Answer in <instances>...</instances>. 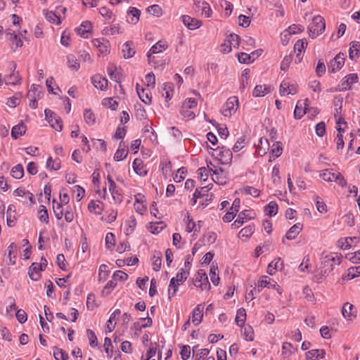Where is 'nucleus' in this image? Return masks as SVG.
<instances>
[{"label":"nucleus","mask_w":360,"mask_h":360,"mask_svg":"<svg viewBox=\"0 0 360 360\" xmlns=\"http://www.w3.org/2000/svg\"><path fill=\"white\" fill-rule=\"evenodd\" d=\"M188 276V272L184 269H181L177 273L176 276L171 279L168 289L169 298H171V295H175L178 290V287L186 281Z\"/></svg>","instance_id":"1"},{"label":"nucleus","mask_w":360,"mask_h":360,"mask_svg":"<svg viewBox=\"0 0 360 360\" xmlns=\"http://www.w3.org/2000/svg\"><path fill=\"white\" fill-rule=\"evenodd\" d=\"M342 257L335 254H330L324 257L323 262V267L321 269L322 276L328 275L331 271H333L335 265H339L341 263Z\"/></svg>","instance_id":"2"},{"label":"nucleus","mask_w":360,"mask_h":360,"mask_svg":"<svg viewBox=\"0 0 360 360\" xmlns=\"http://www.w3.org/2000/svg\"><path fill=\"white\" fill-rule=\"evenodd\" d=\"M325 20L323 17L316 15L313 18L312 22L309 25V34L311 38L319 36L325 30Z\"/></svg>","instance_id":"3"},{"label":"nucleus","mask_w":360,"mask_h":360,"mask_svg":"<svg viewBox=\"0 0 360 360\" xmlns=\"http://www.w3.org/2000/svg\"><path fill=\"white\" fill-rule=\"evenodd\" d=\"M193 284L195 287L200 288L202 290H209L210 289L208 277L206 272L202 269L198 271L193 278Z\"/></svg>","instance_id":"4"},{"label":"nucleus","mask_w":360,"mask_h":360,"mask_svg":"<svg viewBox=\"0 0 360 360\" xmlns=\"http://www.w3.org/2000/svg\"><path fill=\"white\" fill-rule=\"evenodd\" d=\"M238 107V100L236 96L230 97L223 105L221 112L225 117H231L234 114Z\"/></svg>","instance_id":"5"},{"label":"nucleus","mask_w":360,"mask_h":360,"mask_svg":"<svg viewBox=\"0 0 360 360\" xmlns=\"http://www.w3.org/2000/svg\"><path fill=\"white\" fill-rule=\"evenodd\" d=\"M197 102L195 98H190L185 101L181 106V114L187 118H194L195 113L193 111V108H196Z\"/></svg>","instance_id":"6"},{"label":"nucleus","mask_w":360,"mask_h":360,"mask_svg":"<svg viewBox=\"0 0 360 360\" xmlns=\"http://www.w3.org/2000/svg\"><path fill=\"white\" fill-rule=\"evenodd\" d=\"M168 47L167 42L165 40H160L155 44H154L147 53L148 58V63L151 64L153 63L154 57H152V54L159 53L166 50Z\"/></svg>","instance_id":"7"},{"label":"nucleus","mask_w":360,"mask_h":360,"mask_svg":"<svg viewBox=\"0 0 360 360\" xmlns=\"http://www.w3.org/2000/svg\"><path fill=\"white\" fill-rule=\"evenodd\" d=\"M264 288H273L276 290L280 294L281 292L279 290V285L277 283L269 278L267 276H262L258 281L257 288L260 291Z\"/></svg>","instance_id":"8"},{"label":"nucleus","mask_w":360,"mask_h":360,"mask_svg":"<svg viewBox=\"0 0 360 360\" xmlns=\"http://www.w3.org/2000/svg\"><path fill=\"white\" fill-rule=\"evenodd\" d=\"M214 150L216 151V155L221 164L226 165L231 162L233 155L230 149L222 147L220 149L217 148Z\"/></svg>","instance_id":"9"},{"label":"nucleus","mask_w":360,"mask_h":360,"mask_svg":"<svg viewBox=\"0 0 360 360\" xmlns=\"http://www.w3.org/2000/svg\"><path fill=\"white\" fill-rule=\"evenodd\" d=\"M309 101L308 98L304 101H299L295 106L294 110V117L297 120L301 119V117L307 112L308 105Z\"/></svg>","instance_id":"10"},{"label":"nucleus","mask_w":360,"mask_h":360,"mask_svg":"<svg viewBox=\"0 0 360 360\" xmlns=\"http://www.w3.org/2000/svg\"><path fill=\"white\" fill-rule=\"evenodd\" d=\"M358 75L354 73L347 75L341 82L340 91H347L349 89L353 84L358 82Z\"/></svg>","instance_id":"11"},{"label":"nucleus","mask_w":360,"mask_h":360,"mask_svg":"<svg viewBox=\"0 0 360 360\" xmlns=\"http://www.w3.org/2000/svg\"><path fill=\"white\" fill-rule=\"evenodd\" d=\"M345 56L344 53H339L336 56L332 59L330 62V67L333 72H335L340 70L345 64Z\"/></svg>","instance_id":"12"},{"label":"nucleus","mask_w":360,"mask_h":360,"mask_svg":"<svg viewBox=\"0 0 360 360\" xmlns=\"http://www.w3.org/2000/svg\"><path fill=\"white\" fill-rule=\"evenodd\" d=\"M297 86L295 84H290L288 82L283 81L280 85V94L281 96L295 94L297 92Z\"/></svg>","instance_id":"13"},{"label":"nucleus","mask_w":360,"mask_h":360,"mask_svg":"<svg viewBox=\"0 0 360 360\" xmlns=\"http://www.w3.org/2000/svg\"><path fill=\"white\" fill-rule=\"evenodd\" d=\"M182 21L185 26H186L190 30H195L199 28L202 25V22L200 20H198L195 18H193L189 15H183Z\"/></svg>","instance_id":"14"},{"label":"nucleus","mask_w":360,"mask_h":360,"mask_svg":"<svg viewBox=\"0 0 360 360\" xmlns=\"http://www.w3.org/2000/svg\"><path fill=\"white\" fill-rule=\"evenodd\" d=\"M136 91L140 99L146 104H150L152 100V95L149 89L140 88L139 84H136Z\"/></svg>","instance_id":"15"},{"label":"nucleus","mask_w":360,"mask_h":360,"mask_svg":"<svg viewBox=\"0 0 360 360\" xmlns=\"http://www.w3.org/2000/svg\"><path fill=\"white\" fill-rule=\"evenodd\" d=\"M4 80V83L7 85H17L21 84L22 78L18 72L13 70L11 74L6 75Z\"/></svg>","instance_id":"16"},{"label":"nucleus","mask_w":360,"mask_h":360,"mask_svg":"<svg viewBox=\"0 0 360 360\" xmlns=\"http://www.w3.org/2000/svg\"><path fill=\"white\" fill-rule=\"evenodd\" d=\"M305 44L307 43L303 40H298L294 46V51L296 53V58L295 62L299 63L301 62L302 57V53L305 49Z\"/></svg>","instance_id":"17"},{"label":"nucleus","mask_w":360,"mask_h":360,"mask_svg":"<svg viewBox=\"0 0 360 360\" xmlns=\"http://www.w3.org/2000/svg\"><path fill=\"white\" fill-rule=\"evenodd\" d=\"M94 86L101 90H104L108 86V80L100 75H96L91 77Z\"/></svg>","instance_id":"18"},{"label":"nucleus","mask_w":360,"mask_h":360,"mask_svg":"<svg viewBox=\"0 0 360 360\" xmlns=\"http://www.w3.org/2000/svg\"><path fill=\"white\" fill-rule=\"evenodd\" d=\"M94 46L97 47L99 51L105 54L108 52L109 41L104 38L95 39L92 41Z\"/></svg>","instance_id":"19"},{"label":"nucleus","mask_w":360,"mask_h":360,"mask_svg":"<svg viewBox=\"0 0 360 360\" xmlns=\"http://www.w3.org/2000/svg\"><path fill=\"white\" fill-rule=\"evenodd\" d=\"M353 308V305L349 302L344 304L342 309V314L347 320H352L356 317V314Z\"/></svg>","instance_id":"20"},{"label":"nucleus","mask_w":360,"mask_h":360,"mask_svg":"<svg viewBox=\"0 0 360 360\" xmlns=\"http://www.w3.org/2000/svg\"><path fill=\"white\" fill-rule=\"evenodd\" d=\"M203 307L202 304H198L193 311L192 322L195 326L199 325L203 316L202 314Z\"/></svg>","instance_id":"21"},{"label":"nucleus","mask_w":360,"mask_h":360,"mask_svg":"<svg viewBox=\"0 0 360 360\" xmlns=\"http://www.w3.org/2000/svg\"><path fill=\"white\" fill-rule=\"evenodd\" d=\"M283 268V262L281 258L272 261L267 267V273L274 275L277 270H282Z\"/></svg>","instance_id":"22"},{"label":"nucleus","mask_w":360,"mask_h":360,"mask_svg":"<svg viewBox=\"0 0 360 360\" xmlns=\"http://www.w3.org/2000/svg\"><path fill=\"white\" fill-rule=\"evenodd\" d=\"M41 271V265L38 263H32L29 269V276L33 281H38L40 278V271Z\"/></svg>","instance_id":"23"},{"label":"nucleus","mask_w":360,"mask_h":360,"mask_svg":"<svg viewBox=\"0 0 360 360\" xmlns=\"http://www.w3.org/2000/svg\"><path fill=\"white\" fill-rule=\"evenodd\" d=\"M326 352L323 349H312L306 353V360H318L324 358Z\"/></svg>","instance_id":"24"},{"label":"nucleus","mask_w":360,"mask_h":360,"mask_svg":"<svg viewBox=\"0 0 360 360\" xmlns=\"http://www.w3.org/2000/svg\"><path fill=\"white\" fill-rule=\"evenodd\" d=\"M349 50V57L351 60H354L360 56V42L352 41Z\"/></svg>","instance_id":"25"},{"label":"nucleus","mask_w":360,"mask_h":360,"mask_svg":"<svg viewBox=\"0 0 360 360\" xmlns=\"http://www.w3.org/2000/svg\"><path fill=\"white\" fill-rule=\"evenodd\" d=\"M302 229V225L300 223L294 224L287 232L285 238L288 240L295 239Z\"/></svg>","instance_id":"26"},{"label":"nucleus","mask_w":360,"mask_h":360,"mask_svg":"<svg viewBox=\"0 0 360 360\" xmlns=\"http://www.w3.org/2000/svg\"><path fill=\"white\" fill-rule=\"evenodd\" d=\"M271 91V86L266 85H257L252 92L255 97L264 96Z\"/></svg>","instance_id":"27"},{"label":"nucleus","mask_w":360,"mask_h":360,"mask_svg":"<svg viewBox=\"0 0 360 360\" xmlns=\"http://www.w3.org/2000/svg\"><path fill=\"white\" fill-rule=\"evenodd\" d=\"M103 203L100 201L91 200L88 205V210L90 212L94 213L95 214H101L103 208L102 207Z\"/></svg>","instance_id":"28"},{"label":"nucleus","mask_w":360,"mask_h":360,"mask_svg":"<svg viewBox=\"0 0 360 360\" xmlns=\"http://www.w3.org/2000/svg\"><path fill=\"white\" fill-rule=\"evenodd\" d=\"M26 131V127L25 125L21 122L18 124L14 126L11 129V136L14 139H17L19 136H21L22 135L25 134Z\"/></svg>","instance_id":"29"},{"label":"nucleus","mask_w":360,"mask_h":360,"mask_svg":"<svg viewBox=\"0 0 360 360\" xmlns=\"http://www.w3.org/2000/svg\"><path fill=\"white\" fill-rule=\"evenodd\" d=\"M249 211L244 210L239 213L238 219L232 224V226L235 229L240 227L243 223L245 219H250L251 216L249 215Z\"/></svg>","instance_id":"30"},{"label":"nucleus","mask_w":360,"mask_h":360,"mask_svg":"<svg viewBox=\"0 0 360 360\" xmlns=\"http://www.w3.org/2000/svg\"><path fill=\"white\" fill-rule=\"evenodd\" d=\"M43 13L45 15L46 19L50 22H56L57 25L60 23V15H58L56 12L44 10Z\"/></svg>","instance_id":"31"},{"label":"nucleus","mask_w":360,"mask_h":360,"mask_svg":"<svg viewBox=\"0 0 360 360\" xmlns=\"http://www.w3.org/2000/svg\"><path fill=\"white\" fill-rule=\"evenodd\" d=\"M123 56L125 58H129L134 56L135 54V51L132 47V42L127 41L122 46Z\"/></svg>","instance_id":"32"},{"label":"nucleus","mask_w":360,"mask_h":360,"mask_svg":"<svg viewBox=\"0 0 360 360\" xmlns=\"http://www.w3.org/2000/svg\"><path fill=\"white\" fill-rule=\"evenodd\" d=\"M14 195L19 197H27L31 204H34L35 202L33 194L24 188H18L15 189L14 191Z\"/></svg>","instance_id":"33"},{"label":"nucleus","mask_w":360,"mask_h":360,"mask_svg":"<svg viewBox=\"0 0 360 360\" xmlns=\"http://www.w3.org/2000/svg\"><path fill=\"white\" fill-rule=\"evenodd\" d=\"M91 29V23L89 21L83 22L81 27L77 30L78 34L84 38H87V34L90 32Z\"/></svg>","instance_id":"34"},{"label":"nucleus","mask_w":360,"mask_h":360,"mask_svg":"<svg viewBox=\"0 0 360 360\" xmlns=\"http://www.w3.org/2000/svg\"><path fill=\"white\" fill-rule=\"evenodd\" d=\"M16 250H17V246H16V245L14 243H11L8 245V247L7 248L8 257V259H9L8 264H15V260L13 259V257L14 259L16 258Z\"/></svg>","instance_id":"35"},{"label":"nucleus","mask_w":360,"mask_h":360,"mask_svg":"<svg viewBox=\"0 0 360 360\" xmlns=\"http://www.w3.org/2000/svg\"><path fill=\"white\" fill-rule=\"evenodd\" d=\"M152 259L153 269L155 271H158L161 268L162 253L160 252H155Z\"/></svg>","instance_id":"36"},{"label":"nucleus","mask_w":360,"mask_h":360,"mask_svg":"<svg viewBox=\"0 0 360 360\" xmlns=\"http://www.w3.org/2000/svg\"><path fill=\"white\" fill-rule=\"evenodd\" d=\"M296 349L293 347L291 343L284 342L282 346V355L284 358L289 357L295 352Z\"/></svg>","instance_id":"37"},{"label":"nucleus","mask_w":360,"mask_h":360,"mask_svg":"<svg viewBox=\"0 0 360 360\" xmlns=\"http://www.w3.org/2000/svg\"><path fill=\"white\" fill-rule=\"evenodd\" d=\"M212 184H209L206 186L201 187L200 188H196L194 193V197L195 198H200L205 195H208L209 191L212 188Z\"/></svg>","instance_id":"38"},{"label":"nucleus","mask_w":360,"mask_h":360,"mask_svg":"<svg viewBox=\"0 0 360 360\" xmlns=\"http://www.w3.org/2000/svg\"><path fill=\"white\" fill-rule=\"evenodd\" d=\"M217 265H214V264H212L210 270V276L211 281L214 285H217L219 283V275L217 274Z\"/></svg>","instance_id":"39"},{"label":"nucleus","mask_w":360,"mask_h":360,"mask_svg":"<svg viewBox=\"0 0 360 360\" xmlns=\"http://www.w3.org/2000/svg\"><path fill=\"white\" fill-rule=\"evenodd\" d=\"M53 356L56 360H68L69 357L68 353L57 347L53 348Z\"/></svg>","instance_id":"40"},{"label":"nucleus","mask_w":360,"mask_h":360,"mask_svg":"<svg viewBox=\"0 0 360 360\" xmlns=\"http://www.w3.org/2000/svg\"><path fill=\"white\" fill-rule=\"evenodd\" d=\"M196 6L198 8H200L201 11H202V15H204L205 17L206 18H208L210 16V14L212 13V10H211V8L210 6V5L205 2V1H203V2H198V4H196Z\"/></svg>","instance_id":"41"},{"label":"nucleus","mask_w":360,"mask_h":360,"mask_svg":"<svg viewBox=\"0 0 360 360\" xmlns=\"http://www.w3.org/2000/svg\"><path fill=\"white\" fill-rule=\"evenodd\" d=\"M68 59V65L69 68H70L73 71H77L79 68V63L77 62V58L73 55H68L67 56Z\"/></svg>","instance_id":"42"},{"label":"nucleus","mask_w":360,"mask_h":360,"mask_svg":"<svg viewBox=\"0 0 360 360\" xmlns=\"http://www.w3.org/2000/svg\"><path fill=\"white\" fill-rule=\"evenodd\" d=\"M42 94L43 93L38 90V87L36 85L33 84L31 86L30 90L28 91L27 96L30 100L31 98L39 99L41 97Z\"/></svg>","instance_id":"43"},{"label":"nucleus","mask_w":360,"mask_h":360,"mask_svg":"<svg viewBox=\"0 0 360 360\" xmlns=\"http://www.w3.org/2000/svg\"><path fill=\"white\" fill-rule=\"evenodd\" d=\"M335 174L337 172H333V169H326L323 171L320 176L324 181L332 182L335 180Z\"/></svg>","instance_id":"44"},{"label":"nucleus","mask_w":360,"mask_h":360,"mask_svg":"<svg viewBox=\"0 0 360 360\" xmlns=\"http://www.w3.org/2000/svg\"><path fill=\"white\" fill-rule=\"evenodd\" d=\"M107 179H108V189H109L110 192L111 193L113 199L118 202H121L122 198L118 196V198L117 199L115 195V191L116 189V184H115V181L112 180V177L110 175L108 176Z\"/></svg>","instance_id":"45"},{"label":"nucleus","mask_w":360,"mask_h":360,"mask_svg":"<svg viewBox=\"0 0 360 360\" xmlns=\"http://www.w3.org/2000/svg\"><path fill=\"white\" fill-rule=\"evenodd\" d=\"M246 319V311L244 309L241 308L237 311L236 316V322L238 326H242L245 321Z\"/></svg>","instance_id":"46"},{"label":"nucleus","mask_w":360,"mask_h":360,"mask_svg":"<svg viewBox=\"0 0 360 360\" xmlns=\"http://www.w3.org/2000/svg\"><path fill=\"white\" fill-rule=\"evenodd\" d=\"M128 14L132 15V18L129 22L132 24H136L139 20L141 14V11L134 7H130L128 11Z\"/></svg>","instance_id":"47"},{"label":"nucleus","mask_w":360,"mask_h":360,"mask_svg":"<svg viewBox=\"0 0 360 360\" xmlns=\"http://www.w3.org/2000/svg\"><path fill=\"white\" fill-rule=\"evenodd\" d=\"M11 175L15 179H21L24 175V169L21 165H17L11 169Z\"/></svg>","instance_id":"48"},{"label":"nucleus","mask_w":360,"mask_h":360,"mask_svg":"<svg viewBox=\"0 0 360 360\" xmlns=\"http://www.w3.org/2000/svg\"><path fill=\"white\" fill-rule=\"evenodd\" d=\"M243 335L248 341H252L254 340V331L250 326H245L243 329Z\"/></svg>","instance_id":"49"},{"label":"nucleus","mask_w":360,"mask_h":360,"mask_svg":"<svg viewBox=\"0 0 360 360\" xmlns=\"http://www.w3.org/2000/svg\"><path fill=\"white\" fill-rule=\"evenodd\" d=\"M39 219L41 221L49 223V214L46 207L40 205L38 211Z\"/></svg>","instance_id":"50"},{"label":"nucleus","mask_w":360,"mask_h":360,"mask_svg":"<svg viewBox=\"0 0 360 360\" xmlns=\"http://www.w3.org/2000/svg\"><path fill=\"white\" fill-rule=\"evenodd\" d=\"M283 152L282 143L281 142L276 141L273 143L271 148V154L275 158H278Z\"/></svg>","instance_id":"51"},{"label":"nucleus","mask_w":360,"mask_h":360,"mask_svg":"<svg viewBox=\"0 0 360 360\" xmlns=\"http://www.w3.org/2000/svg\"><path fill=\"white\" fill-rule=\"evenodd\" d=\"M356 239V237H347L346 238L338 240V245L343 250H347L351 247V243Z\"/></svg>","instance_id":"52"},{"label":"nucleus","mask_w":360,"mask_h":360,"mask_svg":"<svg viewBox=\"0 0 360 360\" xmlns=\"http://www.w3.org/2000/svg\"><path fill=\"white\" fill-rule=\"evenodd\" d=\"M133 168L135 172L139 175H142L143 174H146V172H143V162L140 159H135L133 162Z\"/></svg>","instance_id":"53"},{"label":"nucleus","mask_w":360,"mask_h":360,"mask_svg":"<svg viewBox=\"0 0 360 360\" xmlns=\"http://www.w3.org/2000/svg\"><path fill=\"white\" fill-rule=\"evenodd\" d=\"M278 205L274 201H271L266 207V210L269 216H274L278 212Z\"/></svg>","instance_id":"54"},{"label":"nucleus","mask_w":360,"mask_h":360,"mask_svg":"<svg viewBox=\"0 0 360 360\" xmlns=\"http://www.w3.org/2000/svg\"><path fill=\"white\" fill-rule=\"evenodd\" d=\"M117 285V281L112 280L109 281L106 285L104 287V289L102 291V295L104 296L108 295L111 290Z\"/></svg>","instance_id":"55"},{"label":"nucleus","mask_w":360,"mask_h":360,"mask_svg":"<svg viewBox=\"0 0 360 360\" xmlns=\"http://www.w3.org/2000/svg\"><path fill=\"white\" fill-rule=\"evenodd\" d=\"M105 245L109 250L112 249L115 244V236L112 233H108L105 236Z\"/></svg>","instance_id":"56"},{"label":"nucleus","mask_w":360,"mask_h":360,"mask_svg":"<svg viewBox=\"0 0 360 360\" xmlns=\"http://www.w3.org/2000/svg\"><path fill=\"white\" fill-rule=\"evenodd\" d=\"M85 122L89 125H92L95 123L96 117L95 115L90 110H86L84 114Z\"/></svg>","instance_id":"57"},{"label":"nucleus","mask_w":360,"mask_h":360,"mask_svg":"<svg viewBox=\"0 0 360 360\" xmlns=\"http://www.w3.org/2000/svg\"><path fill=\"white\" fill-rule=\"evenodd\" d=\"M136 225V221L134 216H131L130 219L127 221V228L126 229V233L127 235L131 233Z\"/></svg>","instance_id":"58"},{"label":"nucleus","mask_w":360,"mask_h":360,"mask_svg":"<svg viewBox=\"0 0 360 360\" xmlns=\"http://www.w3.org/2000/svg\"><path fill=\"white\" fill-rule=\"evenodd\" d=\"M20 97H21V95H20V94H19L15 96L8 98L6 105L11 108L16 107L20 103Z\"/></svg>","instance_id":"59"},{"label":"nucleus","mask_w":360,"mask_h":360,"mask_svg":"<svg viewBox=\"0 0 360 360\" xmlns=\"http://www.w3.org/2000/svg\"><path fill=\"white\" fill-rule=\"evenodd\" d=\"M103 34H119L121 32L120 31V26L118 25H112L110 27H105L103 30Z\"/></svg>","instance_id":"60"},{"label":"nucleus","mask_w":360,"mask_h":360,"mask_svg":"<svg viewBox=\"0 0 360 360\" xmlns=\"http://www.w3.org/2000/svg\"><path fill=\"white\" fill-rule=\"evenodd\" d=\"M360 276V266L350 267L348 269L347 276L349 279L354 278Z\"/></svg>","instance_id":"61"},{"label":"nucleus","mask_w":360,"mask_h":360,"mask_svg":"<svg viewBox=\"0 0 360 360\" xmlns=\"http://www.w3.org/2000/svg\"><path fill=\"white\" fill-rule=\"evenodd\" d=\"M86 333L89 340V344L91 347L97 346V338L94 332L90 329H87Z\"/></svg>","instance_id":"62"},{"label":"nucleus","mask_w":360,"mask_h":360,"mask_svg":"<svg viewBox=\"0 0 360 360\" xmlns=\"http://www.w3.org/2000/svg\"><path fill=\"white\" fill-rule=\"evenodd\" d=\"M103 104L106 105L107 107L111 108L112 110H115L118 106V103L117 101L114 100L112 98H105L103 101Z\"/></svg>","instance_id":"63"},{"label":"nucleus","mask_w":360,"mask_h":360,"mask_svg":"<svg viewBox=\"0 0 360 360\" xmlns=\"http://www.w3.org/2000/svg\"><path fill=\"white\" fill-rule=\"evenodd\" d=\"M127 155V153L124 148H118L115 153L114 160L115 161H121L124 160Z\"/></svg>","instance_id":"64"}]
</instances>
